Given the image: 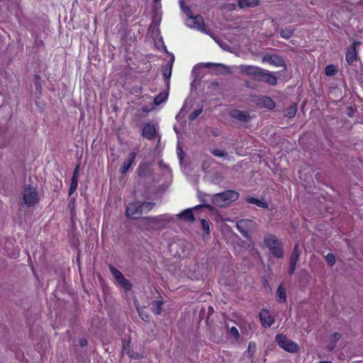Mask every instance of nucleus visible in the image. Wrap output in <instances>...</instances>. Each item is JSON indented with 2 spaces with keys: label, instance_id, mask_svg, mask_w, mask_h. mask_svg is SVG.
Segmentation results:
<instances>
[{
  "label": "nucleus",
  "instance_id": "nucleus-48",
  "mask_svg": "<svg viewBox=\"0 0 363 363\" xmlns=\"http://www.w3.org/2000/svg\"><path fill=\"white\" fill-rule=\"evenodd\" d=\"M202 207H206V208H211L210 205L203 203L202 205H198V206H195L194 208L195 209H199V208H201Z\"/></svg>",
  "mask_w": 363,
  "mask_h": 363
},
{
  "label": "nucleus",
  "instance_id": "nucleus-14",
  "mask_svg": "<svg viewBox=\"0 0 363 363\" xmlns=\"http://www.w3.org/2000/svg\"><path fill=\"white\" fill-rule=\"evenodd\" d=\"M229 114L233 118L242 123H247L250 120V116L246 111L234 109L230 111Z\"/></svg>",
  "mask_w": 363,
  "mask_h": 363
},
{
  "label": "nucleus",
  "instance_id": "nucleus-6",
  "mask_svg": "<svg viewBox=\"0 0 363 363\" xmlns=\"http://www.w3.org/2000/svg\"><path fill=\"white\" fill-rule=\"evenodd\" d=\"M237 229L247 239L250 238V233L257 228V223L250 219H240L236 223Z\"/></svg>",
  "mask_w": 363,
  "mask_h": 363
},
{
  "label": "nucleus",
  "instance_id": "nucleus-42",
  "mask_svg": "<svg viewBox=\"0 0 363 363\" xmlns=\"http://www.w3.org/2000/svg\"><path fill=\"white\" fill-rule=\"evenodd\" d=\"M78 175H79V165H77L73 172L72 181L78 182Z\"/></svg>",
  "mask_w": 363,
  "mask_h": 363
},
{
  "label": "nucleus",
  "instance_id": "nucleus-1",
  "mask_svg": "<svg viewBox=\"0 0 363 363\" xmlns=\"http://www.w3.org/2000/svg\"><path fill=\"white\" fill-rule=\"evenodd\" d=\"M239 69L241 74L251 77L256 82H263L272 86L277 84V79L272 72L259 67L242 65L239 67Z\"/></svg>",
  "mask_w": 363,
  "mask_h": 363
},
{
  "label": "nucleus",
  "instance_id": "nucleus-11",
  "mask_svg": "<svg viewBox=\"0 0 363 363\" xmlns=\"http://www.w3.org/2000/svg\"><path fill=\"white\" fill-rule=\"evenodd\" d=\"M143 211L140 202L130 203L126 207L125 214L127 217L131 219H138L140 217Z\"/></svg>",
  "mask_w": 363,
  "mask_h": 363
},
{
  "label": "nucleus",
  "instance_id": "nucleus-20",
  "mask_svg": "<svg viewBox=\"0 0 363 363\" xmlns=\"http://www.w3.org/2000/svg\"><path fill=\"white\" fill-rule=\"evenodd\" d=\"M136 157L135 152H130L128 155V160L123 162L121 166V173H125L129 168L134 164L135 160Z\"/></svg>",
  "mask_w": 363,
  "mask_h": 363
},
{
  "label": "nucleus",
  "instance_id": "nucleus-39",
  "mask_svg": "<svg viewBox=\"0 0 363 363\" xmlns=\"http://www.w3.org/2000/svg\"><path fill=\"white\" fill-rule=\"evenodd\" d=\"M230 333L236 340H238L240 337L238 330L235 327L230 328Z\"/></svg>",
  "mask_w": 363,
  "mask_h": 363
},
{
  "label": "nucleus",
  "instance_id": "nucleus-18",
  "mask_svg": "<svg viewBox=\"0 0 363 363\" xmlns=\"http://www.w3.org/2000/svg\"><path fill=\"white\" fill-rule=\"evenodd\" d=\"M177 217L179 219H182L188 222H194L195 220L192 208H187L182 211L180 213L177 215Z\"/></svg>",
  "mask_w": 363,
  "mask_h": 363
},
{
  "label": "nucleus",
  "instance_id": "nucleus-24",
  "mask_svg": "<svg viewBox=\"0 0 363 363\" xmlns=\"http://www.w3.org/2000/svg\"><path fill=\"white\" fill-rule=\"evenodd\" d=\"M259 4V0H239L238 6L241 9L255 7Z\"/></svg>",
  "mask_w": 363,
  "mask_h": 363
},
{
  "label": "nucleus",
  "instance_id": "nucleus-35",
  "mask_svg": "<svg viewBox=\"0 0 363 363\" xmlns=\"http://www.w3.org/2000/svg\"><path fill=\"white\" fill-rule=\"evenodd\" d=\"M325 259H326V262L330 265V266H333L335 263V255L332 253H328L326 256H325Z\"/></svg>",
  "mask_w": 363,
  "mask_h": 363
},
{
  "label": "nucleus",
  "instance_id": "nucleus-22",
  "mask_svg": "<svg viewBox=\"0 0 363 363\" xmlns=\"http://www.w3.org/2000/svg\"><path fill=\"white\" fill-rule=\"evenodd\" d=\"M246 201L249 203L255 204L263 208H268V203L267 201H264V199H258L253 197H248L246 199Z\"/></svg>",
  "mask_w": 363,
  "mask_h": 363
},
{
  "label": "nucleus",
  "instance_id": "nucleus-4",
  "mask_svg": "<svg viewBox=\"0 0 363 363\" xmlns=\"http://www.w3.org/2000/svg\"><path fill=\"white\" fill-rule=\"evenodd\" d=\"M239 198V194L234 190H228L213 196L212 202L216 206L223 208L228 204L236 201Z\"/></svg>",
  "mask_w": 363,
  "mask_h": 363
},
{
  "label": "nucleus",
  "instance_id": "nucleus-49",
  "mask_svg": "<svg viewBox=\"0 0 363 363\" xmlns=\"http://www.w3.org/2000/svg\"><path fill=\"white\" fill-rule=\"evenodd\" d=\"M183 155H184V152L182 150H180L179 148H178V156L180 159V160H182L183 159Z\"/></svg>",
  "mask_w": 363,
  "mask_h": 363
},
{
  "label": "nucleus",
  "instance_id": "nucleus-31",
  "mask_svg": "<svg viewBox=\"0 0 363 363\" xmlns=\"http://www.w3.org/2000/svg\"><path fill=\"white\" fill-rule=\"evenodd\" d=\"M325 74L327 76L330 77V76H334L335 74H336L337 72V69H336V67L334 65H330L325 67Z\"/></svg>",
  "mask_w": 363,
  "mask_h": 363
},
{
  "label": "nucleus",
  "instance_id": "nucleus-44",
  "mask_svg": "<svg viewBox=\"0 0 363 363\" xmlns=\"http://www.w3.org/2000/svg\"><path fill=\"white\" fill-rule=\"evenodd\" d=\"M296 264H294V263H291L290 262V267H289V274H293L295 269H296Z\"/></svg>",
  "mask_w": 363,
  "mask_h": 363
},
{
  "label": "nucleus",
  "instance_id": "nucleus-2",
  "mask_svg": "<svg viewBox=\"0 0 363 363\" xmlns=\"http://www.w3.org/2000/svg\"><path fill=\"white\" fill-rule=\"evenodd\" d=\"M186 23L191 28L196 29L209 35L221 48H225V46H227L225 43L220 40L212 31L205 27L203 18L201 15H192L187 18Z\"/></svg>",
  "mask_w": 363,
  "mask_h": 363
},
{
  "label": "nucleus",
  "instance_id": "nucleus-30",
  "mask_svg": "<svg viewBox=\"0 0 363 363\" xmlns=\"http://www.w3.org/2000/svg\"><path fill=\"white\" fill-rule=\"evenodd\" d=\"M155 206V203L145 201L141 203L143 213H147Z\"/></svg>",
  "mask_w": 363,
  "mask_h": 363
},
{
  "label": "nucleus",
  "instance_id": "nucleus-47",
  "mask_svg": "<svg viewBox=\"0 0 363 363\" xmlns=\"http://www.w3.org/2000/svg\"><path fill=\"white\" fill-rule=\"evenodd\" d=\"M79 344L81 346L84 347L87 345V340L85 338H82L79 340Z\"/></svg>",
  "mask_w": 363,
  "mask_h": 363
},
{
  "label": "nucleus",
  "instance_id": "nucleus-3",
  "mask_svg": "<svg viewBox=\"0 0 363 363\" xmlns=\"http://www.w3.org/2000/svg\"><path fill=\"white\" fill-rule=\"evenodd\" d=\"M265 246L270 250L273 256L282 258L284 256L283 245L279 238L273 234L267 233L264 238Z\"/></svg>",
  "mask_w": 363,
  "mask_h": 363
},
{
  "label": "nucleus",
  "instance_id": "nucleus-38",
  "mask_svg": "<svg viewBox=\"0 0 363 363\" xmlns=\"http://www.w3.org/2000/svg\"><path fill=\"white\" fill-rule=\"evenodd\" d=\"M256 351V345L254 342H250L248 345L247 352L250 354V356H253Z\"/></svg>",
  "mask_w": 363,
  "mask_h": 363
},
{
  "label": "nucleus",
  "instance_id": "nucleus-17",
  "mask_svg": "<svg viewBox=\"0 0 363 363\" xmlns=\"http://www.w3.org/2000/svg\"><path fill=\"white\" fill-rule=\"evenodd\" d=\"M206 67L208 68L216 67L217 72L221 74H230L232 72L230 68L223 64L208 63Z\"/></svg>",
  "mask_w": 363,
  "mask_h": 363
},
{
  "label": "nucleus",
  "instance_id": "nucleus-15",
  "mask_svg": "<svg viewBox=\"0 0 363 363\" xmlns=\"http://www.w3.org/2000/svg\"><path fill=\"white\" fill-rule=\"evenodd\" d=\"M147 35L153 39L155 45H157V39L159 36V25L154 19L148 29Z\"/></svg>",
  "mask_w": 363,
  "mask_h": 363
},
{
  "label": "nucleus",
  "instance_id": "nucleus-12",
  "mask_svg": "<svg viewBox=\"0 0 363 363\" xmlns=\"http://www.w3.org/2000/svg\"><path fill=\"white\" fill-rule=\"evenodd\" d=\"M262 62H268L276 67H281L285 70L286 65L284 60L279 56L276 55H266L262 58Z\"/></svg>",
  "mask_w": 363,
  "mask_h": 363
},
{
  "label": "nucleus",
  "instance_id": "nucleus-50",
  "mask_svg": "<svg viewBox=\"0 0 363 363\" xmlns=\"http://www.w3.org/2000/svg\"><path fill=\"white\" fill-rule=\"evenodd\" d=\"M154 102L156 105H159V95L155 96Z\"/></svg>",
  "mask_w": 363,
  "mask_h": 363
},
{
  "label": "nucleus",
  "instance_id": "nucleus-40",
  "mask_svg": "<svg viewBox=\"0 0 363 363\" xmlns=\"http://www.w3.org/2000/svg\"><path fill=\"white\" fill-rule=\"evenodd\" d=\"M264 104L265 106L269 108L274 107V103L269 97H265Z\"/></svg>",
  "mask_w": 363,
  "mask_h": 363
},
{
  "label": "nucleus",
  "instance_id": "nucleus-34",
  "mask_svg": "<svg viewBox=\"0 0 363 363\" xmlns=\"http://www.w3.org/2000/svg\"><path fill=\"white\" fill-rule=\"evenodd\" d=\"M203 111L202 108H199L196 110H194L189 116V121H194L195 120Z\"/></svg>",
  "mask_w": 363,
  "mask_h": 363
},
{
  "label": "nucleus",
  "instance_id": "nucleus-29",
  "mask_svg": "<svg viewBox=\"0 0 363 363\" xmlns=\"http://www.w3.org/2000/svg\"><path fill=\"white\" fill-rule=\"evenodd\" d=\"M179 4L182 11L189 17L193 15L189 6H186L183 0H179Z\"/></svg>",
  "mask_w": 363,
  "mask_h": 363
},
{
  "label": "nucleus",
  "instance_id": "nucleus-9",
  "mask_svg": "<svg viewBox=\"0 0 363 363\" xmlns=\"http://www.w3.org/2000/svg\"><path fill=\"white\" fill-rule=\"evenodd\" d=\"M276 340L279 346L287 352H296L298 350V346L297 344L289 340L286 336L283 335H277L276 336Z\"/></svg>",
  "mask_w": 363,
  "mask_h": 363
},
{
  "label": "nucleus",
  "instance_id": "nucleus-51",
  "mask_svg": "<svg viewBox=\"0 0 363 363\" xmlns=\"http://www.w3.org/2000/svg\"><path fill=\"white\" fill-rule=\"evenodd\" d=\"M144 220H152L153 218H150V217H145V218H144Z\"/></svg>",
  "mask_w": 363,
  "mask_h": 363
},
{
  "label": "nucleus",
  "instance_id": "nucleus-19",
  "mask_svg": "<svg viewBox=\"0 0 363 363\" xmlns=\"http://www.w3.org/2000/svg\"><path fill=\"white\" fill-rule=\"evenodd\" d=\"M259 319L262 325L266 328L270 327L274 322V318L269 315L267 311L260 313Z\"/></svg>",
  "mask_w": 363,
  "mask_h": 363
},
{
  "label": "nucleus",
  "instance_id": "nucleus-7",
  "mask_svg": "<svg viewBox=\"0 0 363 363\" xmlns=\"http://www.w3.org/2000/svg\"><path fill=\"white\" fill-rule=\"evenodd\" d=\"M109 270L118 286L123 288L125 291H128L131 289L132 284L124 277L123 274L118 269L115 268L113 266L110 265Z\"/></svg>",
  "mask_w": 363,
  "mask_h": 363
},
{
  "label": "nucleus",
  "instance_id": "nucleus-45",
  "mask_svg": "<svg viewBox=\"0 0 363 363\" xmlns=\"http://www.w3.org/2000/svg\"><path fill=\"white\" fill-rule=\"evenodd\" d=\"M139 314L143 320H147L150 319L149 316L143 311H139Z\"/></svg>",
  "mask_w": 363,
  "mask_h": 363
},
{
  "label": "nucleus",
  "instance_id": "nucleus-21",
  "mask_svg": "<svg viewBox=\"0 0 363 363\" xmlns=\"http://www.w3.org/2000/svg\"><path fill=\"white\" fill-rule=\"evenodd\" d=\"M130 340L123 341L122 352L128 354L130 358L138 359L140 355L137 353H134L130 348Z\"/></svg>",
  "mask_w": 363,
  "mask_h": 363
},
{
  "label": "nucleus",
  "instance_id": "nucleus-46",
  "mask_svg": "<svg viewBox=\"0 0 363 363\" xmlns=\"http://www.w3.org/2000/svg\"><path fill=\"white\" fill-rule=\"evenodd\" d=\"M245 86H247V88H250V89H255V86L254 85L252 84V83L249 81H245Z\"/></svg>",
  "mask_w": 363,
  "mask_h": 363
},
{
  "label": "nucleus",
  "instance_id": "nucleus-43",
  "mask_svg": "<svg viewBox=\"0 0 363 363\" xmlns=\"http://www.w3.org/2000/svg\"><path fill=\"white\" fill-rule=\"evenodd\" d=\"M154 311L156 314H159V301H155L153 302Z\"/></svg>",
  "mask_w": 363,
  "mask_h": 363
},
{
  "label": "nucleus",
  "instance_id": "nucleus-10",
  "mask_svg": "<svg viewBox=\"0 0 363 363\" xmlns=\"http://www.w3.org/2000/svg\"><path fill=\"white\" fill-rule=\"evenodd\" d=\"M160 176L164 177V184L160 185V192L165 191L172 184V174L170 169L160 162Z\"/></svg>",
  "mask_w": 363,
  "mask_h": 363
},
{
  "label": "nucleus",
  "instance_id": "nucleus-13",
  "mask_svg": "<svg viewBox=\"0 0 363 363\" xmlns=\"http://www.w3.org/2000/svg\"><path fill=\"white\" fill-rule=\"evenodd\" d=\"M360 43L355 41L353 44L348 47L347 49L345 58L346 61L349 65H352L354 62L357 60V46L359 45Z\"/></svg>",
  "mask_w": 363,
  "mask_h": 363
},
{
  "label": "nucleus",
  "instance_id": "nucleus-26",
  "mask_svg": "<svg viewBox=\"0 0 363 363\" xmlns=\"http://www.w3.org/2000/svg\"><path fill=\"white\" fill-rule=\"evenodd\" d=\"M297 111V106L296 104H291L284 111V116L287 118H293L295 116Z\"/></svg>",
  "mask_w": 363,
  "mask_h": 363
},
{
  "label": "nucleus",
  "instance_id": "nucleus-27",
  "mask_svg": "<svg viewBox=\"0 0 363 363\" xmlns=\"http://www.w3.org/2000/svg\"><path fill=\"white\" fill-rule=\"evenodd\" d=\"M277 294L278 296V301L280 302H285L286 301V289L284 287L282 284H281L277 290Z\"/></svg>",
  "mask_w": 363,
  "mask_h": 363
},
{
  "label": "nucleus",
  "instance_id": "nucleus-52",
  "mask_svg": "<svg viewBox=\"0 0 363 363\" xmlns=\"http://www.w3.org/2000/svg\"><path fill=\"white\" fill-rule=\"evenodd\" d=\"M319 363H333L332 362H325V361H323V362H320Z\"/></svg>",
  "mask_w": 363,
  "mask_h": 363
},
{
  "label": "nucleus",
  "instance_id": "nucleus-8",
  "mask_svg": "<svg viewBox=\"0 0 363 363\" xmlns=\"http://www.w3.org/2000/svg\"><path fill=\"white\" fill-rule=\"evenodd\" d=\"M23 200L28 207L35 205L38 201V194L35 189L30 186H26L23 191Z\"/></svg>",
  "mask_w": 363,
  "mask_h": 363
},
{
  "label": "nucleus",
  "instance_id": "nucleus-16",
  "mask_svg": "<svg viewBox=\"0 0 363 363\" xmlns=\"http://www.w3.org/2000/svg\"><path fill=\"white\" fill-rule=\"evenodd\" d=\"M156 130L154 125L147 123L143 128V136L147 139L152 140L155 137Z\"/></svg>",
  "mask_w": 363,
  "mask_h": 363
},
{
  "label": "nucleus",
  "instance_id": "nucleus-23",
  "mask_svg": "<svg viewBox=\"0 0 363 363\" xmlns=\"http://www.w3.org/2000/svg\"><path fill=\"white\" fill-rule=\"evenodd\" d=\"M301 253V250L300 249L299 245L296 244L294 247V250L292 251L291 255L290 262L294 263V264H297V262L299 259Z\"/></svg>",
  "mask_w": 363,
  "mask_h": 363
},
{
  "label": "nucleus",
  "instance_id": "nucleus-25",
  "mask_svg": "<svg viewBox=\"0 0 363 363\" xmlns=\"http://www.w3.org/2000/svg\"><path fill=\"white\" fill-rule=\"evenodd\" d=\"M341 338V335L339 333H335L332 335L331 340L328 345V350L332 351L336 347V342Z\"/></svg>",
  "mask_w": 363,
  "mask_h": 363
},
{
  "label": "nucleus",
  "instance_id": "nucleus-37",
  "mask_svg": "<svg viewBox=\"0 0 363 363\" xmlns=\"http://www.w3.org/2000/svg\"><path fill=\"white\" fill-rule=\"evenodd\" d=\"M78 185L77 182L71 181L69 189V195H72L77 189Z\"/></svg>",
  "mask_w": 363,
  "mask_h": 363
},
{
  "label": "nucleus",
  "instance_id": "nucleus-36",
  "mask_svg": "<svg viewBox=\"0 0 363 363\" xmlns=\"http://www.w3.org/2000/svg\"><path fill=\"white\" fill-rule=\"evenodd\" d=\"M212 154L216 157H223L228 155L227 152L221 150H213Z\"/></svg>",
  "mask_w": 363,
  "mask_h": 363
},
{
  "label": "nucleus",
  "instance_id": "nucleus-5",
  "mask_svg": "<svg viewBox=\"0 0 363 363\" xmlns=\"http://www.w3.org/2000/svg\"><path fill=\"white\" fill-rule=\"evenodd\" d=\"M165 52L169 55V60L167 62V66L164 67L162 69V74L166 81V90L164 91L160 92V104L167 101L169 96V79L172 75V65L174 62V56L172 54H169L167 52L166 47H164Z\"/></svg>",
  "mask_w": 363,
  "mask_h": 363
},
{
  "label": "nucleus",
  "instance_id": "nucleus-32",
  "mask_svg": "<svg viewBox=\"0 0 363 363\" xmlns=\"http://www.w3.org/2000/svg\"><path fill=\"white\" fill-rule=\"evenodd\" d=\"M148 166L149 165L147 163H144V164H140L138 167V172L139 176H140V177H145V176L146 171L148 169Z\"/></svg>",
  "mask_w": 363,
  "mask_h": 363
},
{
  "label": "nucleus",
  "instance_id": "nucleus-33",
  "mask_svg": "<svg viewBox=\"0 0 363 363\" xmlns=\"http://www.w3.org/2000/svg\"><path fill=\"white\" fill-rule=\"evenodd\" d=\"M201 224L203 230L206 233V234L209 233L210 231V222L206 219H201Z\"/></svg>",
  "mask_w": 363,
  "mask_h": 363
},
{
  "label": "nucleus",
  "instance_id": "nucleus-41",
  "mask_svg": "<svg viewBox=\"0 0 363 363\" xmlns=\"http://www.w3.org/2000/svg\"><path fill=\"white\" fill-rule=\"evenodd\" d=\"M224 179L223 177L220 174H216L213 178L214 184H219Z\"/></svg>",
  "mask_w": 363,
  "mask_h": 363
},
{
  "label": "nucleus",
  "instance_id": "nucleus-28",
  "mask_svg": "<svg viewBox=\"0 0 363 363\" xmlns=\"http://www.w3.org/2000/svg\"><path fill=\"white\" fill-rule=\"evenodd\" d=\"M294 28L293 27L285 28L284 29H281L280 31V35L282 38L285 39H289L292 36V34L294 32Z\"/></svg>",
  "mask_w": 363,
  "mask_h": 363
}]
</instances>
